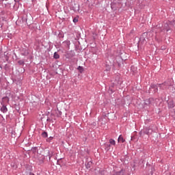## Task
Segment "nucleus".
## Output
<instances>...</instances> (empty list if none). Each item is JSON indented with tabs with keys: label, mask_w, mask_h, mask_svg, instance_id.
Returning a JSON list of instances; mask_svg holds the SVG:
<instances>
[{
	"label": "nucleus",
	"mask_w": 175,
	"mask_h": 175,
	"mask_svg": "<svg viewBox=\"0 0 175 175\" xmlns=\"http://www.w3.org/2000/svg\"><path fill=\"white\" fill-rule=\"evenodd\" d=\"M118 143H125V139L122 137V135H120L118 139Z\"/></svg>",
	"instance_id": "1"
},
{
	"label": "nucleus",
	"mask_w": 175,
	"mask_h": 175,
	"mask_svg": "<svg viewBox=\"0 0 175 175\" xmlns=\"http://www.w3.org/2000/svg\"><path fill=\"white\" fill-rule=\"evenodd\" d=\"M109 144H110L108 146V147H110L111 146H116V141L113 139H110Z\"/></svg>",
	"instance_id": "2"
},
{
	"label": "nucleus",
	"mask_w": 175,
	"mask_h": 175,
	"mask_svg": "<svg viewBox=\"0 0 175 175\" xmlns=\"http://www.w3.org/2000/svg\"><path fill=\"white\" fill-rule=\"evenodd\" d=\"M1 111H2L3 113H6V111H8V108L6 107V106L3 105L1 108Z\"/></svg>",
	"instance_id": "3"
},
{
	"label": "nucleus",
	"mask_w": 175,
	"mask_h": 175,
	"mask_svg": "<svg viewBox=\"0 0 175 175\" xmlns=\"http://www.w3.org/2000/svg\"><path fill=\"white\" fill-rule=\"evenodd\" d=\"M113 175H124V171L121 170L120 172H116Z\"/></svg>",
	"instance_id": "4"
},
{
	"label": "nucleus",
	"mask_w": 175,
	"mask_h": 175,
	"mask_svg": "<svg viewBox=\"0 0 175 175\" xmlns=\"http://www.w3.org/2000/svg\"><path fill=\"white\" fill-rule=\"evenodd\" d=\"M78 70L80 72V73H83V70H84V68H83V67L82 66H79L78 67Z\"/></svg>",
	"instance_id": "5"
},
{
	"label": "nucleus",
	"mask_w": 175,
	"mask_h": 175,
	"mask_svg": "<svg viewBox=\"0 0 175 175\" xmlns=\"http://www.w3.org/2000/svg\"><path fill=\"white\" fill-rule=\"evenodd\" d=\"M54 58H55V59H58V58H59V55H58L57 52L54 53Z\"/></svg>",
	"instance_id": "6"
},
{
	"label": "nucleus",
	"mask_w": 175,
	"mask_h": 175,
	"mask_svg": "<svg viewBox=\"0 0 175 175\" xmlns=\"http://www.w3.org/2000/svg\"><path fill=\"white\" fill-rule=\"evenodd\" d=\"M42 137H47V136H48L47 133L43 132L42 133Z\"/></svg>",
	"instance_id": "7"
},
{
	"label": "nucleus",
	"mask_w": 175,
	"mask_h": 175,
	"mask_svg": "<svg viewBox=\"0 0 175 175\" xmlns=\"http://www.w3.org/2000/svg\"><path fill=\"white\" fill-rule=\"evenodd\" d=\"M78 22H79V18L78 17L74 18L73 23H78Z\"/></svg>",
	"instance_id": "8"
},
{
	"label": "nucleus",
	"mask_w": 175,
	"mask_h": 175,
	"mask_svg": "<svg viewBox=\"0 0 175 175\" xmlns=\"http://www.w3.org/2000/svg\"><path fill=\"white\" fill-rule=\"evenodd\" d=\"M166 31H169V25H165Z\"/></svg>",
	"instance_id": "9"
},
{
	"label": "nucleus",
	"mask_w": 175,
	"mask_h": 175,
	"mask_svg": "<svg viewBox=\"0 0 175 175\" xmlns=\"http://www.w3.org/2000/svg\"><path fill=\"white\" fill-rule=\"evenodd\" d=\"M3 99H6V100H9V98H8V97L3 98Z\"/></svg>",
	"instance_id": "10"
}]
</instances>
